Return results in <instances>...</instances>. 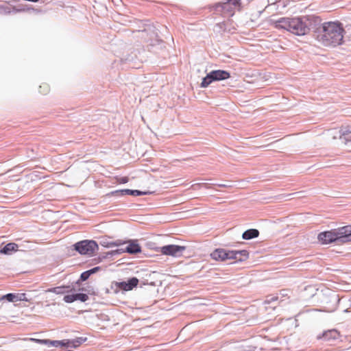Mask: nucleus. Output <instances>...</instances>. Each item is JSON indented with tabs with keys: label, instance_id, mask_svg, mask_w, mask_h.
Returning <instances> with one entry per match:
<instances>
[{
	"label": "nucleus",
	"instance_id": "1",
	"mask_svg": "<svg viewBox=\"0 0 351 351\" xmlns=\"http://www.w3.org/2000/svg\"><path fill=\"white\" fill-rule=\"evenodd\" d=\"M315 29V38L324 46L337 47L343 43L345 29L339 22H326L319 24Z\"/></svg>",
	"mask_w": 351,
	"mask_h": 351
},
{
	"label": "nucleus",
	"instance_id": "2",
	"mask_svg": "<svg viewBox=\"0 0 351 351\" xmlns=\"http://www.w3.org/2000/svg\"><path fill=\"white\" fill-rule=\"evenodd\" d=\"M320 23L319 16L306 15L295 18H281L278 21L277 26L296 36H304Z\"/></svg>",
	"mask_w": 351,
	"mask_h": 351
},
{
	"label": "nucleus",
	"instance_id": "3",
	"mask_svg": "<svg viewBox=\"0 0 351 351\" xmlns=\"http://www.w3.org/2000/svg\"><path fill=\"white\" fill-rule=\"evenodd\" d=\"M73 249L80 255L93 256L99 250V244L95 240L85 239L76 242L73 245Z\"/></svg>",
	"mask_w": 351,
	"mask_h": 351
},
{
	"label": "nucleus",
	"instance_id": "4",
	"mask_svg": "<svg viewBox=\"0 0 351 351\" xmlns=\"http://www.w3.org/2000/svg\"><path fill=\"white\" fill-rule=\"evenodd\" d=\"M229 77H230V74L227 71L220 69L213 70L203 77L200 86L202 88H206L213 82L227 80Z\"/></svg>",
	"mask_w": 351,
	"mask_h": 351
},
{
	"label": "nucleus",
	"instance_id": "5",
	"mask_svg": "<svg viewBox=\"0 0 351 351\" xmlns=\"http://www.w3.org/2000/svg\"><path fill=\"white\" fill-rule=\"evenodd\" d=\"M185 250V246L170 244L162 246L160 252L164 255L180 257Z\"/></svg>",
	"mask_w": 351,
	"mask_h": 351
},
{
	"label": "nucleus",
	"instance_id": "6",
	"mask_svg": "<svg viewBox=\"0 0 351 351\" xmlns=\"http://www.w3.org/2000/svg\"><path fill=\"white\" fill-rule=\"evenodd\" d=\"M317 239L323 245H326L337 241L335 229L324 231L318 234Z\"/></svg>",
	"mask_w": 351,
	"mask_h": 351
},
{
	"label": "nucleus",
	"instance_id": "7",
	"mask_svg": "<svg viewBox=\"0 0 351 351\" xmlns=\"http://www.w3.org/2000/svg\"><path fill=\"white\" fill-rule=\"evenodd\" d=\"M337 241L341 243L351 242V226H346L335 229Z\"/></svg>",
	"mask_w": 351,
	"mask_h": 351
},
{
	"label": "nucleus",
	"instance_id": "8",
	"mask_svg": "<svg viewBox=\"0 0 351 351\" xmlns=\"http://www.w3.org/2000/svg\"><path fill=\"white\" fill-rule=\"evenodd\" d=\"M339 338L340 334L335 329L324 331L322 335L317 336L318 339H323L324 341L328 342L330 343H332Z\"/></svg>",
	"mask_w": 351,
	"mask_h": 351
},
{
	"label": "nucleus",
	"instance_id": "9",
	"mask_svg": "<svg viewBox=\"0 0 351 351\" xmlns=\"http://www.w3.org/2000/svg\"><path fill=\"white\" fill-rule=\"evenodd\" d=\"M139 280L136 277L129 278L127 281L116 282L117 288L123 291H130L136 287L138 284Z\"/></svg>",
	"mask_w": 351,
	"mask_h": 351
},
{
	"label": "nucleus",
	"instance_id": "10",
	"mask_svg": "<svg viewBox=\"0 0 351 351\" xmlns=\"http://www.w3.org/2000/svg\"><path fill=\"white\" fill-rule=\"evenodd\" d=\"M88 300V296L86 293H75L64 296L63 300L68 304L72 303L76 300L84 302Z\"/></svg>",
	"mask_w": 351,
	"mask_h": 351
},
{
	"label": "nucleus",
	"instance_id": "11",
	"mask_svg": "<svg viewBox=\"0 0 351 351\" xmlns=\"http://www.w3.org/2000/svg\"><path fill=\"white\" fill-rule=\"evenodd\" d=\"M32 341H34L40 344H45L50 346L53 347H65L66 344L69 343L66 339L63 340H50V339H32Z\"/></svg>",
	"mask_w": 351,
	"mask_h": 351
},
{
	"label": "nucleus",
	"instance_id": "12",
	"mask_svg": "<svg viewBox=\"0 0 351 351\" xmlns=\"http://www.w3.org/2000/svg\"><path fill=\"white\" fill-rule=\"evenodd\" d=\"M123 254V251H122V249L118 248L117 250H110L107 252L101 253L99 255L97 259H95L96 261V263H100L104 259H110L113 256H119L121 254Z\"/></svg>",
	"mask_w": 351,
	"mask_h": 351
},
{
	"label": "nucleus",
	"instance_id": "13",
	"mask_svg": "<svg viewBox=\"0 0 351 351\" xmlns=\"http://www.w3.org/2000/svg\"><path fill=\"white\" fill-rule=\"evenodd\" d=\"M123 253H128L130 254H136L141 252V247L135 240L130 241L129 244L125 248H121Z\"/></svg>",
	"mask_w": 351,
	"mask_h": 351
},
{
	"label": "nucleus",
	"instance_id": "14",
	"mask_svg": "<svg viewBox=\"0 0 351 351\" xmlns=\"http://www.w3.org/2000/svg\"><path fill=\"white\" fill-rule=\"evenodd\" d=\"M74 288L70 285H63L56 287L49 288L46 290V292H51L57 295L64 294L72 291Z\"/></svg>",
	"mask_w": 351,
	"mask_h": 351
},
{
	"label": "nucleus",
	"instance_id": "15",
	"mask_svg": "<svg viewBox=\"0 0 351 351\" xmlns=\"http://www.w3.org/2000/svg\"><path fill=\"white\" fill-rule=\"evenodd\" d=\"M19 245L15 243H8L0 249V254L10 255L18 251Z\"/></svg>",
	"mask_w": 351,
	"mask_h": 351
},
{
	"label": "nucleus",
	"instance_id": "16",
	"mask_svg": "<svg viewBox=\"0 0 351 351\" xmlns=\"http://www.w3.org/2000/svg\"><path fill=\"white\" fill-rule=\"evenodd\" d=\"M233 256L235 262H243L248 258L249 252L245 250H233Z\"/></svg>",
	"mask_w": 351,
	"mask_h": 351
},
{
	"label": "nucleus",
	"instance_id": "17",
	"mask_svg": "<svg viewBox=\"0 0 351 351\" xmlns=\"http://www.w3.org/2000/svg\"><path fill=\"white\" fill-rule=\"evenodd\" d=\"M259 236V231L255 228H251L245 230L242 234V239L244 240H250L257 238Z\"/></svg>",
	"mask_w": 351,
	"mask_h": 351
},
{
	"label": "nucleus",
	"instance_id": "18",
	"mask_svg": "<svg viewBox=\"0 0 351 351\" xmlns=\"http://www.w3.org/2000/svg\"><path fill=\"white\" fill-rule=\"evenodd\" d=\"M66 340L69 341V343L66 344V348L71 347L75 348L80 346L81 344H82L83 343H84L85 341H86L87 338L84 337H80L71 340Z\"/></svg>",
	"mask_w": 351,
	"mask_h": 351
},
{
	"label": "nucleus",
	"instance_id": "19",
	"mask_svg": "<svg viewBox=\"0 0 351 351\" xmlns=\"http://www.w3.org/2000/svg\"><path fill=\"white\" fill-rule=\"evenodd\" d=\"M240 1L241 0H227V1L225 3H218L217 5H216L215 9L216 10H219V8H221L222 10H224L226 9L228 10L230 4H232L234 6L239 5Z\"/></svg>",
	"mask_w": 351,
	"mask_h": 351
},
{
	"label": "nucleus",
	"instance_id": "20",
	"mask_svg": "<svg viewBox=\"0 0 351 351\" xmlns=\"http://www.w3.org/2000/svg\"><path fill=\"white\" fill-rule=\"evenodd\" d=\"M124 195L141 196L151 194L149 191H143L137 189H123Z\"/></svg>",
	"mask_w": 351,
	"mask_h": 351
},
{
	"label": "nucleus",
	"instance_id": "21",
	"mask_svg": "<svg viewBox=\"0 0 351 351\" xmlns=\"http://www.w3.org/2000/svg\"><path fill=\"white\" fill-rule=\"evenodd\" d=\"M225 249L217 248L211 254L210 257L217 261H223V255Z\"/></svg>",
	"mask_w": 351,
	"mask_h": 351
},
{
	"label": "nucleus",
	"instance_id": "22",
	"mask_svg": "<svg viewBox=\"0 0 351 351\" xmlns=\"http://www.w3.org/2000/svg\"><path fill=\"white\" fill-rule=\"evenodd\" d=\"M0 300H7L10 302H15V293H9L3 295L0 298Z\"/></svg>",
	"mask_w": 351,
	"mask_h": 351
},
{
	"label": "nucleus",
	"instance_id": "23",
	"mask_svg": "<svg viewBox=\"0 0 351 351\" xmlns=\"http://www.w3.org/2000/svg\"><path fill=\"white\" fill-rule=\"evenodd\" d=\"M18 301L29 302L30 299L27 298L26 293H15V302Z\"/></svg>",
	"mask_w": 351,
	"mask_h": 351
},
{
	"label": "nucleus",
	"instance_id": "24",
	"mask_svg": "<svg viewBox=\"0 0 351 351\" xmlns=\"http://www.w3.org/2000/svg\"><path fill=\"white\" fill-rule=\"evenodd\" d=\"M90 276L91 275L89 273L88 270L82 272L80 275V279L76 282V284L79 285L80 282L86 281L89 278Z\"/></svg>",
	"mask_w": 351,
	"mask_h": 351
},
{
	"label": "nucleus",
	"instance_id": "25",
	"mask_svg": "<svg viewBox=\"0 0 351 351\" xmlns=\"http://www.w3.org/2000/svg\"><path fill=\"white\" fill-rule=\"evenodd\" d=\"M223 255V261L226 260H234L233 250H225Z\"/></svg>",
	"mask_w": 351,
	"mask_h": 351
},
{
	"label": "nucleus",
	"instance_id": "26",
	"mask_svg": "<svg viewBox=\"0 0 351 351\" xmlns=\"http://www.w3.org/2000/svg\"><path fill=\"white\" fill-rule=\"evenodd\" d=\"M12 8L6 5H0V14H10L12 12Z\"/></svg>",
	"mask_w": 351,
	"mask_h": 351
},
{
	"label": "nucleus",
	"instance_id": "27",
	"mask_svg": "<svg viewBox=\"0 0 351 351\" xmlns=\"http://www.w3.org/2000/svg\"><path fill=\"white\" fill-rule=\"evenodd\" d=\"M108 195L117 196V197L123 196L124 195L123 189H119V190H115V191H111L110 193H109L108 194Z\"/></svg>",
	"mask_w": 351,
	"mask_h": 351
},
{
	"label": "nucleus",
	"instance_id": "28",
	"mask_svg": "<svg viewBox=\"0 0 351 351\" xmlns=\"http://www.w3.org/2000/svg\"><path fill=\"white\" fill-rule=\"evenodd\" d=\"M99 244L104 247H106V248H110L112 247V241H108V239H101L100 241H99Z\"/></svg>",
	"mask_w": 351,
	"mask_h": 351
},
{
	"label": "nucleus",
	"instance_id": "29",
	"mask_svg": "<svg viewBox=\"0 0 351 351\" xmlns=\"http://www.w3.org/2000/svg\"><path fill=\"white\" fill-rule=\"evenodd\" d=\"M126 243V241H123L122 240L118 239L114 241H112V247H119L123 244Z\"/></svg>",
	"mask_w": 351,
	"mask_h": 351
},
{
	"label": "nucleus",
	"instance_id": "30",
	"mask_svg": "<svg viewBox=\"0 0 351 351\" xmlns=\"http://www.w3.org/2000/svg\"><path fill=\"white\" fill-rule=\"evenodd\" d=\"M128 181H129V178L126 176H123V177H120V178H117V182L119 184H125V183L128 182Z\"/></svg>",
	"mask_w": 351,
	"mask_h": 351
},
{
	"label": "nucleus",
	"instance_id": "31",
	"mask_svg": "<svg viewBox=\"0 0 351 351\" xmlns=\"http://www.w3.org/2000/svg\"><path fill=\"white\" fill-rule=\"evenodd\" d=\"M25 10V9L23 7H20V8H15V7H13L12 8V12H24Z\"/></svg>",
	"mask_w": 351,
	"mask_h": 351
},
{
	"label": "nucleus",
	"instance_id": "32",
	"mask_svg": "<svg viewBox=\"0 0 351 351\" xmlns=\"http://www.w3.org/2000/svg\"><path fill=\"white\" fill-rule=\"evenodd\" d=\"M100 269H101L100 267L97 266V267H95L90 269H88V271L90 274V275H92V274L96 273L97 271H99Z\"/></svg>",
	"mask_w": 351,
	"mask_h": 351
},
{
	"label": "nucleus",
	"instance_id": "33",
	"mask_svg": "<svg viewBox=\"0 0 351 351\" xmlns=\"http://www.w3.org/2000/svg\"><path fill=\"white\" fill-rule=\"evenodd\" d=\"M347 33H349L351 35V25L346 26V29L345 30V32H343V36Z\"/></svg>",
	"mask_w": 351,
	"mask_h": 351
},
{
	"label": "nucleus",
	"instance_id": "34",
	"mask_svg": "<svg viewBox=\"0 0 351 351\" xmlns=\"http://www.w3.org/2000/svg\"><path fill=\"white\" fill-rule=\"evenodd\" d=\"M278 300V297L271 296L269 298H268V299L267 300V301L269 303H270V302H274V301H276V300Z\"/></svg>",
	"mask_w": 351,
	"mask_h": 351
},
{
	"label": "nucleus",
	"instance_id": "35",
	"mask_svg": "<svg viewBox=\"0 0 351 351\" xmlns=\"http://www.w3.org/2000/svg\"><path fill=\"white\" fill-rule=\"evenodd\" d=\"M215 185H217L219 187H223V188L230 187V185L226 184H215Z\"/></svg>",
	"mask_w": 351,
	"mask_h": 351
},
{
	"label": "nucleus",
	"instance_id": "36",
	"mask_svg": "<svg viewBox=\"0 0 351 351\" xmlns=\"http://www.w3.org/2000/svg\"><path fill=\"white\" fill-rule=\"evenodd\" d=\"M340 132H341V135L344 136V135L347 134L348 133H349V132H350V131H349V130H346L341 129V130H340Z\"/></svg>",
	"mask_w": 351,
	"mask_h": 351
},
{
	"label": "nucleus",
	"instance_id": "37",
	"mask_svg": "<svg viewBox=\"0 0 351 351\" xmlns=\"http://www.w3.org/2000/svg\"><path fill=\"white\" fill-rule=\"evenodd\" d=\"M80 290L86 291V289H85L84 288H82V289H80Z\"/></svg>",
	"mask_w": 351,
	"mask_h": 351
},
{
	"label": "nucleus",
	"instance_id": "38",
	"mask_svg": "<svg viewBox=\"0 0 351 351\" xmlns=\"http://www.w3.org/2000/svg\"><path fill=\"white\" fill-rule=\"evenodd\" d=\"M143 284H144V285H148L149 283H148L147 282H143Z\"/></svg>",
	"mask_w": 351,
	"mask_h": 351
},
{
	"label": "nucleus",
	"instance_id": "39",
	"mask_svg": "<svg viewBox=\"0 0 351 351\" xmlns=\"http://www.w3.org/2000/svg\"><path fill=\"white\" fill-rule=\"evenodd\" d=\"M350 39L351 40V37L350 38Z\"/></svg>",
	"mask_w": 351,
	"mask_h": 351
}]
</instances>
